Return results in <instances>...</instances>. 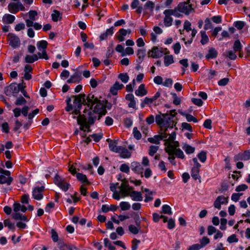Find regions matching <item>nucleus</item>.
Segmentation results:
<instances>
[{
	"mask_svg": "<svg viewBox=\"0 0 250 250\" xmlns=\"http://www.w3.org/2000/svg\"><path fill=\"white\" fill-rule=\"evenodd\" d=\"M177 113L175 110H171L169 113H162L156 115L155 122L160 127L159 134L155 135L153 137L148 138V141L151 143L158 145L160 141L167 137L169 134L167 133L168 129H172L176 126L177 122L174 120Z\"/></svg>",
	"mask_w": 250,
	"mask_h": 250,
	"instance_id": "nucleus-1",
	"label": "nucleus"
},
{
	"mask_svg": "<svg viewBox=\"0 0 250 250\" xmlns=\"http://www.w3.org/2000/svg\"><path fill=\"white\" fill-rule=\"evenodd\" d=\"M71 97L74 98L73 102L74 105L73 106L71 104V98H68L66 100L67 106L65 107V110L67 111H70L74 108L72 114L75 115H78L80 113V109L82 108V104L87 105L88 107H89L88 110L85 109L86 113L91 111L93 106L99 100L97 97L92 94H89L86 99H85V94L84 93H81L75 96L73 95Z\"/></svg>",
	"mask_w": 250,
	"mask_h": 250,
	"instance_id": "nucleus-2",
	"label": "nucleus"
},
{
	"mask_svg": "<svg viewBox=\"0 0 250 250\" xmlns=\"http://www.w3.org/2000/svg\"><path fill=\"white\" fill-rule=\"evenodd\" d=\"M84 113L83 115L79 114L77 117L78 124L80 125V130L84 132H90V126L94 124L96 117L93 116V113L91 111L86 113V110H84Z\"/></svg>",
	"mask_w": 250,
	"mask_h": 250,
	"instance_id": "nucleus-3",
	"label": "nucleus"
},
{
	"mask_svg": "<svg viewBox=\"0 0 250 250\" xmlns=\"http://www.w3.org/2000/svg\"><path fill=\"white\" fill-rule=\"evenodd\" d=\"M177 9L179 10L180 12L186 15H188L191 12L194 11L192 4H190V0L180 2L177 6Z\"/></svg>",
	"mask_w": 250,
	"mask_h": 250,
	"instance_id": "nucleus-4",
	"label": "nucleus"
},
{
	"mask_svg": "<svg viewBox=\"0 0 250 250\" xmlns=\"http://www.w3.org/2000/svg\"><path fill=\"white\" fill-rule=\"evenodd\" d=\"M0 173L1 174L0 175V184H6L8 186L10 185L13 180L10 176V172L0 167Z\"/></svg>",
	"mask_w": 250,
	"mask_h": 250,
	"instance_id": "nucleus-5",
	"label": "nucleus"
},
{
	"mask_svg": "<svg viewBox=\"0 0 250 250\" xmlns=\"http://www.w3.org/2000/svg\"><path fill=\"white\" fill-rule=\"evenodd\" d=\"M4 92L7 96H9L12 95L16 97L19 92V87L16 83H12L5 87Z\"/></svg>",
	"mask_w": 250,
	"mask_h": 250,
	"instance_id": "nucleus-6",
	"label": "nucleus"
},
{
	"mask_svg": "<svg viewBox=\"0 0 250 250\" xmlns=\"http://www.w3.org/2000/svg\"><path fill=\"white\" fill-rule=\"evenodd\" d=\"M93 111L91 112L94 114L96 113H101L102 115H105L106 113V110L104 108V101H101L99 100L96 103Z\"/></svg>",
	"mask_w": 250,
	"mask_h": 250,
	"instance_id": "nucleus-7",
	"label": "nucleus"
},
{
	"mask_svg": "<svg viewBox=\"0 0 250 250\" xmlns=\"http://www.w3.org/2000/svg\"><path fill=\"white\" fill-rule=\"evenodd\" d=\"M123 183L120 186V190L121 194L123 196H128V195L131 191L133 189L132 187H129L128 184V182L124 179L123 180Z\"/></svg>",
	"mask_w": 250,
	"mask_h": 250,
	"instance_id": "nucleus-8",
	"label": "nucleus"
},
{
	"mask_svg": "<svg viewBox=\"0 0 250 250\" xmlns=\"http://www.w3.org/2000/svg\"><path fill=\"white\" fill-rule=\"evenodd\" d=\"M164 54L162 48H159L156 46L153 47L151 50L148 52V57L153 58H159L161 57Z\"/></svg>",
	"mask_w": 250,
	"mask_h": 250,
	"instance_id": "nucleus-9",
	"label": "nucleus"
},
{
	"mask_svg": "<svg viewBox=\"0 0 250 250\" xmlns=\"http://www.w3.org/2000/svg\"><path fill=\"white\" fill-rule=\"evenodd\" d=\"M44 190V187L41 186L35 188L32 191V196L34 199L40 200L42 199V192Z\"/></svg>",
	"mask_w": 250,
	"mask_h": 250,
	"instance_id": "nucleus-10",
	"label": "nucleus"
},
{
	"mask_svg": "<svg viewBox=\"0 0 250 250\" xmlns=\"http://www.w3.org/2000/svg\"><path fill=\"white\" fill-rule=\"evenodd\" d=\"M9 45L13 48H16L20 45V40L19 37L13 33H9L8 35Z\"/></svg>",
	"mask_w": 250,
	"mask_h": 250,
	"instance_id": "nucleus-11",
	"label": "nucleus"
},
{
	"mask_svg": "<svg viewBox=\"0 0 250 250\" xmlns=\"http://www.w3.org/2000/svg\"><path fill=\"white\" fill-rule=\"evenodd\" d=\"M250 159V149L246 150L243 152L239 153L234 157L235 161H247Z\"/></svg>",
	"mask_w": 250,
	"mask_h": 250,
	"instance_id": "nucleus-12",
	"label": "nucleus"
},
{
	"mask_svg": "<svg viewBox=\"0 0 250 250\" xmlns=\"http://www.w3.org/2000/svg\"><path fill=\"white\" fill-rule=\"evenodd\" d=\"M228 197H225L223 196H219L215 200L213 205L214 207L218 209H220L221 208V205L226 204L228 203Z\"/></svg>",
	"mask_w": 250,
	"mask_h": 250,
	"instance_id": "nucleus-13",
	"label": "nucleus"
},
{
	"mask_svg": "<svg viewBox=\"0 0 250 250\" xmlns=\"http://www.w3.org/2000/svg\"><path fill=\"white\" fill-rule=\"evenodd\" d=\"M131 168L135 172L138 174H141L142 177L143 176V173L144 168L142 165L137 162H133L131 164Z\"/></svg>",
	"mask_w": 250,
	"mask_h": 250,
	"instance_id": "nucleus-14",
	"label": "nucleus"
},
{
	"mask_svg": "<svg viewBox=\"0 0 250 250\" xmlns=\"http://www.w3.org/2000/svg\"><path fill=\"white\" fill-rule=\"evenodd\" d=\"M117 153H119L120 156L123 158H129L131 156V152L129 151L125 147L122 146H120Z\"/></svg>",
	"mask_w": 250,
	"mask_h": 250,
	"instance_id": "nucleus-15",
	"label": "nucleus"
},
{
	"mask_svg": "<svg viewBox=\"0 0 250 250\" xmlns=\"http://www.w3.org/2000/svg\"><path fill=\"white\" fill-rule=\"evenodd\" d=\"M106 141L108 143L109 147L111 151L117 153L120 146H117V141L115 140H111L110 139H107Z\"/></svg>",
	"mask_w": 250,
	"mask_h": 250,
	"instance_id": "nucleus-16",
	"label": "nucleus"
},
{
	"mask_svg": "<svg viewBox=\"0 0 250 250\" xmlns=\"http://www.w3.org/2000/svg\"><path fill=\"white\" fill-rule=\"evenodd\" d=\"M58 246L60 250H77V248L74 245L65 244L62 241H59Z\"/></svg>",
	"mask_w": 250,
	"mask_h": 250,
	"instance_id": "nucleus-17",
	"label": "nucleus"
},
{
	"mask_svg": "<svg viewBox=\"0 0 250 250\" xmlns=\"http://www.w3.org/2000/svg\"><path fill=\"white\" fill-rule=\"evenodd\" d=\"M128 196H129L133 201H141L143 199L141 192L134 191L133 189L128 194Z\"/></svg>",
	"mask_w": 250,
	"mask_h": 250,
	"instance_id": "nucleus-18",
	"label": "nucleus"
},
{
	"mask_svg": "<svg viewBox=\"0 0 250 250\" xmlns=\"http://www.w3.org/2000/svg\"><path fill=\"white\" fill-rule=\"evenodd\" d=\"M81 80V74L78 72H75L70 78L67 80V82L69 83H79Z\"/></svg>",
	"mask_w": 250,
	"mask_h": 250,
	"instance_id": "nucleus-19",
	"label": "nucleus"
},
{
	"mask_svg": "<svg viewBox=\"0 0 250 250\" xmlns=\"http://www.w3.org/2000/svg\"><path fill=\"white\" fill-rule=\"evenodd\" d=\"M146 50L145 49H139L137 52V56L138 57V59L137 60V62H138L139 64L141 63L145 57L146 56Z\"/></svg>",
	"mask_w": 250,
	"mask_h": 250,
	"instance_id": "nucleus-20",
	"label": "nucleus"
},
{
	"mask_svg": "<svg viewBox=\"0 0 250 250\" xmlns=\"http://www.w3.org/2000/svg\"><path fill=\"white\" fill-rule=\"evenodd\" d=\"M15 20L14 16L6 14L2 17V21L5 24H11Z\"/></svg>",
	"mask_w": 250,
	"mask_h": 250,
	"instance_id": "nucleus-21",
	"label": "nucleus"
},
{
	"mask_svg": "<svg viewBox=\"0 0 250 250\" xmlns=\"http://www.w3.org/2000/svg\"><path fill=\"white\" fill-rule=\"evenodd\" d=\"M114 27H111L110 28L107 29L106 31L100 36V41H102L106 40L108 36H112L113 34Z\"/></svg>",
	"mask_w": 250,
	"mask_h": 250,
	"instance_id": "nucleus-22",
	"label": "nucleus"
},
{
	"mask_svg": "<svg viewBox=\"0 0 250 250\" xmlns=\"http://www.w3.org/2000/svg\"><path fill=\"white\" fill-rule=\"evenodd\" d=\"M218 52L217 50L214 48H210L208 50V53L206 55V58L208 60L210 59H214L217 57Z\"/></svg>",
	"mask_w": 250,
	"mask_h": 250,
	"instance_id": "nucleus-23",
	"label": "nucleus"
},
{
	"mask_svg": "<svg viewBox=\"0 0 250 250\" xmlns=\"http://www.w3.org/2000/svg\"><path fill=\"white\" fill-rule=\"evenodd\" d=\"M199 169L200 168L192 167L191 169V176L195 180L197 179L199 180L200 183L201 181L200 180L201 177L199 175Z\"/></svg>",
	"mask_w": 250,
	"mask_h": 250,
	"instance_id": "nucleus-24",
	"label": "nucleus"
},
{
	"mask_svg": "<svg viewBox=\"0 0 250 250\" xmlns=\"http://www.w3.org/2000/svg\"><path fill=\"white\" fill-rule=\"evenodd\" d=\"M127 34V30L122 28L120 29L118 31V35L117 36V39L120 42H123L125 41V37Z\"/></svg>",
	"mask_w": 250,
	"mask_h": 250,
	"instance_id": "nucleus-25",
	"label": "nucleus"
},
{
	"mask_svg": "<svg viewBox=\"0 0 250 250\" xmlns=\"http://www.w3.org/2000/svg\"><path fill=\"white\" fill-rule=\"evenodd\" d=\"M135 94L139 96H143L147 94V91L145 89L144 84H141L137 90L135 91Z\"/></svg>",
	"mask_w": 250,
	"mask_h": 250,
	"instance_id": "nucleus-26",
	"label": "nucleus"
},
{
	"mask_svg": "<svg viewBox=\"0 0 250 250\" xmlns=\"http://www.w3.org/2000/svg\"><path fill=\"white\" fill-rule=\"evenodd\" d=\"M52 20L53 21L57 22L62 19V14L59 11L54 10L51 14Z\"/></svg>",
	"mask_w": 250,
	"mask_h": 250,
	"instance_id": "nucleus-27",
	"label": "nucleus"
},
{
	"mask_svg": "<svg viewBox=\"0 0 250 250\" xmlns=\"http://www.w3.org/2000/svg\"><path fill=\"white\" fill-rule=\"evenodd\" d=\"M76 174L77 179L81 183H86L88 185H89L90 184V182L87 180V177L85 175L81 173H76Z\"/></svg>",
	"mask_w": 250,
	"mask_h": 250,
	"instance_id": "nucleus-28",
	"label": "nucleus"
},
{
	"mask_svg": "<svg viewBox=\"0 0 250 250\" xmlns=\"http://www.w3.org/2000/svg\"><path fill=\"white\" fill-rule=\"evenodd\" d=\"M167 133L169 134L168 135V136H169V138L167 139V138L164 139L165 141V145H167V144H170L176 138V132L175 131L172 132L171 133H169V132Z\"/></svg>",
	"mask_w": 250,
	"mask_h": 250,
	"instance_id": "nucleus-29",
	"label": "nucleus"
},
{
	"mask_svg": "<svg viewBox=\"0 0 250 250\" xmlns=\"http://www.w3.org/2000/svg\"><path fill=\"white\" fill-rule=\"evenodd\" d=\"M8 7L9 11L12 13L15 14L19 11L18 3H10L9 4Z\"/></svg>",
	"mask_w": 250,
	"mask_h": 250,
	"instance_id": "nucleus-30",
	"label": "nucleus"
},
{
	"mask_svg": "<svg viewBox=\"0 0 250 250\" xmlns=\"http://www.w3.org/2000/svg\"><path fill=\"white\" fill-rule=\"evenodd\" d=\"M38 56L36 54L33 55H27L25 57V62L27 63H33L38 60Z\"/></svg>",
	"mask_w": 250,
	"mask_h": 250,
	"instance_id": "nucleus-31",
	"label": "nucleus"
},
{
	"mask_svg": "<svg viewBox=\"0 0 250 250\" xmlns=\"http://www.w3.org/2000/svg\"><path fill=\"white\" fill-rule=\"evenodd\" d=\"M164 59V63L166 66H168L174 62L173 57L171 55L165 56Z\"/></svg>",
	"mask_w": 250,
	"mask_h": 250,
	"instance_id": "nucleus-32",
	"label": "nucleus"
},
{
	"mask_svg": "<svg viewBox=\"0 0 250 250\" xmlns=\"http://www.w3.org/2000/svg\"><path fill=\"white\" fill-rule=\"evenodd\" d=\"M154 6V3L152 1L148 0L144 5V10L145 11L149 10L150 12H152L153 11Z\"/></svg>",
	"mask_w": 250,
	"mask_h": 250,
	"instance_id": "nucleus-33",
	"label": "nucleus"
},
{
	"mask_svg": "<svg viewBox=\"0 0 250 250\" xmlns=\"http://www.w3.org/2000/svg\"><path fill=\"white\" fill-rule=\"evenodd\" d=\"M13 218L16 220H21L27 222L28 221L27 217L25 215H23L22 214L20 213H16L13 214Z\"/></svg>",
	"mask_w": 250,
	"mask_h": 250,
	"instance_id": "nucleus-34",
	"label": "nucleus"
},
{
	"mask_svg": "<svg viewBox=\"0 0 250 250\" xmlns=\"http://www.w3.org/2000/svg\"><path fill=\"white\" fill-rule=\"evenodd\" d=\"M233 48L235 52L241 51L242 45L239 40H237L234 42Z\"/></svg>",
	"mask_w": 250,
	"mask_h": 250,
	"instance_id": "nucleus-35",
	"label": "nucleus"
},
{
	"mask_svg": "<svg viewBox=\"0 0 250 250\" xmlns=\"http://www.w3.org/2000/svg\"><path fill=\"white\" fill-rule=\"evenodd\" d=\"M182 148L187 154L193 153L195 151L194 147H192L188 144H184Z\"/></svg>",
	"mask_w": 250,
	"mask_h": 250,
	"instance_id": "nucleus-36",
	"label": "nucleus"
},
{
	"mask_svg": "<svg viewBox=\"0 0 250 250\" xmlns=\"http://www.w3.org/2000/svg\"><path fill=\"white\" fill-rule=\"evenodd\" d=\"M201 40L200 41L202 44L204 45L206 43H207L208 42V36L207 35L206 32L204 31H202L201 32Z\"/></svg>",
	"mask_w": 250,
	"mask_h": 250,
	"instance_id": "nucleus-37",
	"label": "nucleus"
},
{
	"mask_svg": "<svg viewBox=\"0 0 250 250\" xmlns=\"http://www.w3.org/2000/svg\"><path fill=\"white\" fill-rule=\"evenodd\" d=\"M179 63L183 66L182 69V75H184L186 72L185 68H187L188 66V60L187 59H182L179 61Z\"/></svg>",
	"mask_w": 250,
	"mask_h": 250,
	"instance_id": "nucleus-38",
	"label": "nucleus"
},
{
	"mask_svg": "<svg viewBox=\"0 0 250 250\" xmlns=\"http://www.w3.org/2000/svg\"><path fill=\"white\" fill-rule=\"evenodd\" d=\"M128 230L132 234H137L139 233L141 229L133 225H130L128 226Z\"/></svg>",
	"mask_w": 250,
	"mask_h": 250,
	"instance_id": "nucleus-39",
	"label": "nucleus"
},
{
	"mask_svg": "<svg viewBox=\"0 0 250 250\" xmlns=\"http://www.w3.org/2000/svg\"><path fill=\"white\" fill-rule=\"evenodd\" d=\"M246 25L245 22L243 21H236L234 22L233 25L238 30L243 29Z\"/></svg>",
	"mask_w": 250,
	"mask_h": 250,
	"instance_id": "nucleus-40",
	"label": "nucleus"
},
{
	"mask_svg": "<svg viewBox=\"0 0 250 250\" xmlns=\"http://www.w3.org/2000/svg\"><path fill=\"white\" fill-rule=\"evenodd\" d=\"M182 115L186 117L188 122H193L194 123H197L198 122L197 119L192 115L187 114V113H181Z\"/></svg>",
	"mask_w": 250,
	"mask_h": 250,
	"instance_id": "nucleus-41",
	"label": "nucleus"
},
{
	"mask_svg": "<svg viewBox=\"0 0 250 250\" xmlns=\"http://www.w3.org/2000/svg\"><path fill=\"white\" fill-rule=\"evenodd\" d=\"M197 157L201 162L204 163L207 160V152L202 151L198 154Z\"/></svg>",
	"mask_w": 250,
	"mask_h": 250,
	"instance_id": "nucleus-42",
	"label": "nucleus"
},
{
	"mask_svg": "<svg viewBox=\"0 0 250 250\" xmlns=\"http://www.w3.org/2000/svg\"><path fill=\"white\" fill-rule=\"evenodd\" d=\"M118 78L120 79L122 82L126 83L129 80V76L127 73H120L118 75Z\"/></svg>",
	"mask_w": 250,
	"mask_h": 250,
	"instance_id": "nucleus-43",
	"label": "nucleus"
},
{
	"mask_svg": "<svg viewBox=\"0 0 250 250\" xmlns=\"http://www.w3.org/2000/svg\"><path fill=\"white\" fill-rule=\"evenodd\" d=\"M176 149L174 148L173 146L171 144H168L167 147L165 148V151L169 155H172L175 152Z\"/></svg>",
	"mask_w": 250,
	"mask_h": 250,
	"instance_id": "nucleus-44",
	"label": "nucleus"
},
{
	"mask_svg": "<svg viewBox=\"0 0 250 250\" xmlns=\"http://www.w3.org/2000/svg\"><path fill=\"white\" fill-rule=\"evenodd\" d=\"M173 19L171 17L165 16L164 19L165 25L167 27L171 26L172 24Z\"/></svg>",
	"mask_w": 250,
	"mask_h": 250,
	"instance_id": "nucleus-45",
	"label": "nucleus"
},
{
	"mask_svg": "<svg viewBox=\"0 0 250 250\" xmlns=\"http://www.w3.org/2000/svg\"><path fill=\"white\" fill-rule=\"evenodd\" d=\"M4 225L5 227H7L10 229L14 230L15 229L14 224L12 223L9 219L4 220Z\"/></svg>",
	"mask_w": 250,
	"mask_h": 250,
	"instance_id": "nucleus-46",
	"label": "nucleus"
},
{
	"mask_svg": "<svg viewBox=\"0 0 250 250\" xmlns=\"http://www.w3.org/2000/svg\"><path fill=\"white\" fill-rule=\"evenodd\" d=\"M162 212L165 214H171L172 211L170 207L167 205H163Z\"/></svg>",
	"mask_w": 250,
	"mask_h": 250,
	"instance_id": "nucleus-47",
	"label": "nucleus"
},
{
	"mask_svg": "<svg viewBox=\"0 0 250 250\" xmlns=\"http://www.w3.org/2000/svg\"><path fill=\"white\" fill-rule=\"evenodd\" d=\"M69 186L70 185L68 183L66 182L64 180H63L60 186H58V187L64 191H66L68 189Z\"/></svg>",
	"mask_w": 250,
	"mask_h": 250,
	"instance_id": "nucleus-48",
	"label": "nucleus"
},
{
	"mask_svg": "<svg viewBox=\"0 0 250 250\" xmlns=\"http://www.w3.org/2000/svg\"><path fill=\"white\" fill-rule=\"evenodd\" d=\"M225 56L229 58V59L232 60H235L237 57L235 52H233L232 50L226 51L225 53Z\"/></svg>",
	"mask_w": 250,
	"mask_h": 250,
	"instance_id": "nucleus-49",
	"label": "nucleus"
},
{
	"mask_svg": "<svg viewBox=\"0 0 250 250\" xmlns=\"http://www.w3.org/2000/svg\"><path fill=\"white\" fill-rule=\"evenodd\" d=\"M120 207L122 210H127L130 208V205L126 202H122L120 204Z\"/></svg>",
	"mask_w": 250,
	"mask_h": 250,
	"instance_id": "nucleus-50",
	"label": "nucleus"
},
{
	"mask_svg": "<svg viewBox=\"0 0 250 250\" xmlns=\"http://www.w3.org/2000/svg\"><path fill=\"white\" fill-rule=\"evenodd\" d=\"M26 100L22 96H21L20 97H19L18 98H17V99L16 100L15 103V104L16 105H22V104H24L26 103Z\"/></svg>",
	"mask_w": 250,
	"mask_h": 250,
	"instance_id": "nucleus-51",
	"label": "nucleus"
},
{
	"mask_svg": "<svg viewBox=\"0 0 250 250\" xmlns=\"http://www.w3.org/2000/svg\"><path fill=\"white\" fill-rule=\"evenodd\" d=\"M205 30H207L209 29H212L213 28L212 24L209 18H207L205 21Z\"/></svg>",
	"mask_w": 250,
	"mask_h": 250,
	"instance_id": "nucleus-52",
	"label": "nucleus"
},
{
	"mask_svg": "<svg viewBox=\"0 0 250 250\" xmlns=\"http://www.w3.org/2000/svg\"><path fill=\"white\" fill-rule=\"evenodd\" d=\"M174 155H176L177 157L181 159L185 158V155L183 152L180 148L175 149Z\"/></svg>",
	"mask_w": 250,
	"mask_h": 250,
	"instance_id": "nucleus-53",
	"label": "nucleus"
},
{
	"mask_svg": "<svg viewBox=\"0 0 250 250\" xmlns=\"http://www.w3.org/2000/svg\"><path fill=\"white\" fill-rule=\"evenodd\" d=\"M159 149L158 146H151L149 149V154L150 156H153Z\"/></svg>",
	"mask_w": 250,
	"mask_h": 250,
	"instance_id": "nucleus-54",
	"label": "nucleus"
},
{
	"mask_svg": "<svg viewBox=\"0 0 250 250\" xmlns=\"http://www.w3.org/2000/svg\"><path fill=\"white\" fill-rule=\"evenodd\" d=\"M200 245L202 248L208 244L209 243V239L207 236H204L201 240L200 241Z\"/></svg>",
	"mask_w": 250,
	"mask_h": 250,
	"instance_id": "nucleus-55",
	"label": "nucleus"
},
{
	"mask_svg": "<svg viewBox=\"0 0 250 250\" xmlns=\"http://www.w3.org/2000/svg\"><path fill=\"white\" fill-rule=\"evenodd\" d=\"M133 135L135 138L140 140L142 137L140 132L138 130L137 127H135L133 128Z\"/></svg>",
	"mask_w": 250,
	"mask_h": 250,
	"instance_id": "nucleus-56",
	"label": "nucleus"
},
{
	"mask_svg": "<svg viewBox=\"0 0 250 250\" xmlns=\"http://www.w3.org/2000/svg\"><path fill=\"white\" fill-rule=\"evenodd\" d=\"M91 137L93 139L94 141L96 142H98L103 137L102 133L93 134L91 135Z\"/></svg>",
	"mask_w": 250,
	"mask_h": 250,
	"instance_id": "nucleus-57",
	"label": "nucleus"
},
{
	"mask_svg": "<svg viewBox=\"0 0 250 250\" xmlns=\"http://www.w3.org/2000/svg\"><path fill=\"white\" fill-rule=\"evenodd\" d=\"M227 241L229 243H232L233 242H237L238 241V239L237 238L235 234H232L228 238Z\"/></svg>",
	"mask_w": 250,
	"mask_h": 250,
	"instance_id": "nucleus-58",
	"label": "nucleus"
},
{
	"mask_svg": "<svg viewBox=\"0 0 250 250\" xmlns=\"http://www.w3.org/2000/svg\"><path fill=\"white\" fill-rule=\"evenodd\" d=\"M47 42L45 41H41L38 42L37 45L38 48H42L45 50L47 46Z\"/></svg>",
	"mask_w": 250,
	"mask_h": 250,
	"instance_id": "nucleus-59",
	"label": "nucleus"
},
{
	"mask_svg": "<svg viewBox=\"0 0 250 250\" xmlns=\"http://www.w3.org/2000/svg\"><path fill=\"white\" fill-rule=\"evenodd\" d=\"M173 98V103L175 105H179L181 103L180 99L177 96L176 93H172Z\"/></svg>",
	"mask_w": 250,
	"mask_h": 250,
	"instance_id": "nucleus-60",
	"label": "nucleus"
},
{
	"mask_svg": "<svg viewBox=\"0 0 250 250\" xmlns=\"http://www.w3.org/2000/svg\"><path fill=\"white\" fill-rule=\"evenodd\" d=\"M120 169L121 171L128 173L129 171V167L125 164H124L121 165Z\"/></svg>",
	"mask_w": 250,
	"mask_h": 250,
	"instance_id": "nucleus-61",
	"label": "nucleus"
},
{
	"mask_svg": "<svg viewBox=\"0 0 250 250\" xmlns=\"http://www.w3.org/2000/svg\"><path fill=\"white\" fill-rule=\"evenodd\" d=\"M229 82V79L227 78H223L218 82V84L220 86H225Z\"/></svg>",
	"mask_w": 250,
	"mask_h": 250,
	"instance_id": "nucleus-62",
	"label": "nucleus"
},
{
	"mask_svg": "<svg viewBox=\"0 0 250 250\" xmlns=\"http://www.w3.org/2000/svg\"><path fill=\"white\" fill-rule=\"evenodd\" d=\"M191 101L194 104L198 106H202L203 103L202 100L200 99L192 98Z\"/></svg>",
	"mask_w": 250,
	"mask_h": 250,
	"instance_id": "nucleus-63",
	"label": "nucleus"
},
{
	"mask_svg": "<svg viewBox=\"0 0 250 250\" xmlns=\"http://www.w3.org/2000/svg\"><path fill=\"white\" fill-rule=\"evenodd\" d=\"M140 243V241L136 239H134L132 241V250H137L138 244Z\"/></svg>",
	"mask_w": 250,
	"mask_h": 250,
	"instance_id": "nucleus-64",
	"label": "nucleus"
}]
</instances>
